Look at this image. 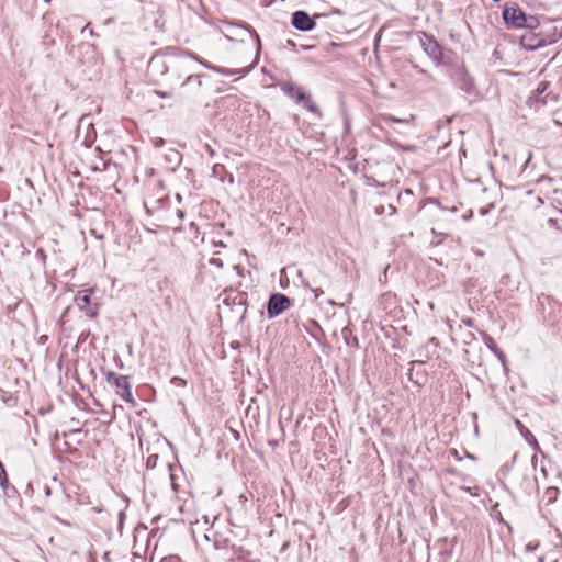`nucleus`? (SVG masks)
Masks as SVG:
<instances>
[{
    "mask_svg": "<svg viewBox=\"0 0 562 562\" xmlns=\"http://www.w3.org/2000/svg\"><path fill=\"white\" fill-rule=\"evenodd\" d=\"M20 248H21V257H26L31 254V251L23 244L20 245Z\"/></svg>",
    "mask_w": 562,
    "mask_h": 562,
    "instance_id": "412c9836",
    "label": "nucleus"
},
{
    "mask_svg": "<svg viewBox=\"0 0 562 562\" xmlns=\"http://www.w3.org/2000/svg\"><path fill=\"white\" fill-rule=\"evenodd\" d=\"M292 25L299 31L307 32L315 27V21L305 11H296L292 15Z\"/></svg>",
    "mask_w": 562,
    "mask_h": 562,
    "instance_id": "423d86ee",
    "label": "nucleus"
},
{
    "mask_svg": "<svg viewBox=\"0 0 562 562\" xmlns=\"http://www.w3.org/2000/svg\"><path fill=\"white\" fill-rule=\"evenodd\" d=\"M168 159L170 161H173L176 164H179L180 161V155L177 150H170L169 155H168Z\"/></svg>",
    "mask_w": 562,
    "mask_h": 562,
    "instance_id": "2eb2a0df",
    "label": "nucleus"
},
{
    "mask_svg": "<svg viewBox=\"0 0 562 562\" xmlns=\"http://www.w3.org/2000/svg\"><path fill=\"white\" fill-rule=\"evenodd\" d=\"M133 182H134L135 184H137V183H138V177H137V175H134V176H133Z\"/></svg>",
    "mask_w": 562,
    "mask_h": 562,
    "instance_id": "cd10ccee",
    "label": "nucleus"
},
{
    "mask_svg": "<svg viewBox=\"0 0 562 562\" xmlns=\"http://www.w3.org/2000/svg\"><path fill=\"white\" fill-rule=\"evenodd\" d=\"M140 529V522H138L134 528V541H136V532Z\"/></svg>",
    "mask_w": 562,
    "mask_h": 562,
    "instance_id": "b1692460",
    "label": "nucleus"
},
{
    "mask_svg": "<svg viewBox=\"0 0 562 562\" xmlns=\"http://www.w3.org/2000/svg\"><path fill=\"white\" fill-rule=\"evenodd\" d=\"M94 293L93 288L80 290L75 296V303L86 316L95 318L99 315V304L92 303L91 296Z\"/></svg>",
    "mask_w": 562,
    "mask_h": 562,
    "instance_id": "f03ea898",
    "label": "nucleus"
},
{
    "mask_svg": "<svg viewBox=\"0 0 562 562\" xmlns=\"http://www.w3.org/2000/svg\"><path fill=\"white\" fill-rule=\"evenodd\" d=\"M106 382L114 387L115 393L126 403V418L130 426V437L137 438L140 446V409L131 391V383L127 375H120L113 371L105 373Z\"/></svg>",
    "mask_w": 562,
    "mask_h": 562,
    "instance_id": "f257e3e1",
    "label": "nucleus"
},
{
    "mask_svg": "<svg viewBox=\"0 0 562 562\" xmlns=\"http://www.w3.org/2000/svg\"><path fill=\"white\" fill-rule=\"evenodd\" d=\"M132 126L137 128V122L135 120H133V119H126L125 120V128L131 132L132 131Z\"/></svg>",
    "mask_w": 562,
    "mask_h": 562,
    "instance_id": "dca6fc26",
    "label": "nucleus"
},
{
    "mask_svg": "<svg viewBox=\"0 0 562 562\" xmlns=\"http://www.w3.org/2000/svg\"><path fill=\"white\" fill-rule=\"evenodd\" d=\"M4 469L5 468H4L3 463L0 461V472H2Z\"/></svg>",
    "mask_w": 562,
    "mask_h": 562,
    "instance_id": "c85d7f7f",
    "label": "nucleus"
},
{
    "mask_svg": "<svg viewBox=\"0 0 562 562\" xmlns=\"http://www.w3.org/2000/svg\"><path fill=\"white\" fill-rule=\"evenodd\" d=\"M161 562H179V558L175 557V555H170V557L164 558L161 560Z\"/></svg>",
    "mask_w": 562,
    "mask_h": 562,
    "instance_id": "4be33fe9",
    "label": "nucleus"
},
{
    "mask_svg": "<svg viewBox=\"0 0 562 562\" xmlns=\"http://www.w3.org/2000/svg\"><path fill=\"white\" fill-rule=\"evenodd\" d=\"M133 557H134V559H137V558H140V554H138L137 552H134Z\"/></svg>",
    "mask_w": 562,
    "mask_h": 562,
    "instance_id": "c756f323",
    "label": "nucleus"
},
{
    "mask_svg": "<svg viewBox=\"0 0 562 562\" xmlns=\"http://www.w3.org/2000/svg\"><path fill=\"white\" fill-rule=\"evenodd\" d=\"M290 306V300L282 294H273L268 303V314L274 317L284 312Z\"/></svg>",
    "mask_w": 562,
    "mask_h": 562,
    "instance_id": "39448f33",
    "label": "nucleus"
},
{
    "mask_svg": "<svg viewBox=\"0 0 562 562\" xmlns=\"http://www.w3.org/2000/svg\"><path fill=\"white\" fill-rule=\"evenodd\" d=\"M299 102H302L304 108L313 113H316L321 115L319 108L316 105V103L312 100L311 95L304 94V98L301 99Z\"/></svg>",
    "mask_w": 562,
    "mask_h": 562,
    "instance_id": "f8f14e48",
    "label": "nucleus"
},
{
    "mask_svg": "<svg viewBox=\"0 0 562 562\" xmlns=\"http://www.w3.org/2000/svg\"><path fill=\"white\" fill-rule=\"evenodd\" d=\"M530 435L529 430L526 429V432H524V436Z\"/></svg>",
    "mask_w": 562,
    "mask_h": 562,
    "instance_id": "473e14b6",
    "label": "nucleus"
},
{
    "mask_svg": "<svg viewBox=\"0 0 562 562\" xmlns=\"http://www.w3.org/2000/svg\"><path fill=\"white\" fill-rule=\"evenodd\" d=\"M530 435L529 430L526 429V432H524V436Z\"/></svg>",
    "mask_w": 562,
    "mask_h": 562,
    "instance_id": "72a5a7b5",
    "label": "nucleus"
},
{
    "mask_svg": "<svg viewBox=\"0 0 562 562\" xmlns=\"http://www.w3.org/2000/svg\"><path fill=\"white\" fill-rule=\"evenodd\" d=\"M124 518H125V513L120 512V514H119L120 525H122Z\"/></svg>",
    "mask_w": 562,
    "mask_h": 562,
    "instance_id": "393cba45",
    "label": "nucleus"
},
{
    "mask_svg": "<svg viewBox=\"0 0 562 562\" xmlns=\"http://www.w3.org/2000/svg\"><path fill=\"white\" fill-rule=\"evenodd\" d=\"M506 23L516 27H532L533 19H528L525 13L516 7L506 8L503 12Z\"/></svg>",
    "mask_w": 562,
    "mask_h": 562,
    "instance_id": "7ed1b4c3",
    "label": "nucleus"
},
{
    "mask_svg": "<svg viewBox=\"0 0 562 562\" xmlns=\"http://www.w3.org/2000/svg\"><path fill=\"white\" fill-rule=\"evenodd\" d=\"M311 291L314 293L315 300H317L324 293L319 288H312Z\"/></svg>",
    "mask_w": 562,
    "mask_h": 562,
    "instance_id": "aec40b11",
    "label": "nucleus"
},
{
    "mask_svg": "<svg viewBox=\"0 0 562 562\" xmlns=\"http://www.w3.org/2000/svg\"><path fill=\"white\" fill-rule=\"evenodd\" d=\"M35 257L36 259H38L43 266V268L46 267V260H47V255L45 252V250L43 248H38L35 252Z\"/></svg>",
    "mask_w": 562,
    "mask_h": 562,
    "instance_id": "4468645a",
    "label": "nucleus"
},
{
    "mask_svg": "<svg viewBox=\"0 0 562 562\" xmlns=\"http://www.w3.org/2000/svg\"><path fill=\"white\" fill-rule=\"evenodd\" d=\"M233 35L240 36L241 37L240 40L244 41V36L245 35L252 36V32L248 29L232 27V34H226V37L232 40ZM254 35L256 37L257 43L259 44V36L256 33H254Z\"/></svg>",
    "mask_w": 562,
    "mask_h": 562,
    "instance_id": "9b49d317",
    "label": "nucleus"
},
{
    "mask_svg": "<svg viewBox=\"0 0 562 562\" xmlns=\"http://www.w3.org/2000/svg\"><path fill=\"white\" fill-rule=\"evenodd\" d=\"M544 89H546V83L544 82L540 83L538 90L543 91Z\"/></svg>",
    "mask_w": 562,
    "mask_h": 562,
    "instance_id": "a878e982",
    "label": "nucleus"
},
{
    "mask_svg": "<svg viewBox=\"0 0 562 562\" xmlns=\"http://www.w3.org/2000/svg\"><path fill=\"white\" fill-rule=\"evenodd\" d=\"M384 120L386 122H405V123H408L411 120H413V115L408 120H402V119H397V117L392 116V115H387V116L384 117Z\"/></svg>",
    "mask_w": 562,
    "mask_h": 562,
    "instance_id": "f3484780",
    "label": "nucleus"
},
{
    "mask_svg": "<svg viewBox=\"0 0 562 562\" xmlns=\"http://www.w3.org/2000/svg\"><path fill=\"white\" fill-rule=\"evenodd\" d=\"M420 41L425 53L438 63L441 59V49L439 44L432 37L427 36L426 34H424Z\"/></svg>",
    "mask_w": 562,
    "mask_h": 562,
    "instance_id": "6e6552de",
    "label": "nucleus"
},
{
    "mask_svg": "<svg viewBox=\"0 0 562 562\" xmlns=\"http://www.w3.org/2000/svg\"><path fill=\"white\" fill-rule=\"evenodd\" d=\"M124 236L128 240V248L136 251L137 247L140 245V237L138 236V228L133 220H127L125 222Z\"/></svg>",
    "mask_w": 562,
    "mask_h": 562,
    "instance_id": "0eeeda50",
    "label": "nucleus"
},
{
    "mask_svg": "<svg viewBox=\"0 0 562 562\" xmlns=\"http://www.w3.org/2000/svg\"><path fill=\"white\" fill-rule=\"evenodd\" d=\"M195 61H199L202 64V61L199 60L198 58H195L193 55L183 54V53H181L179 55H175L173 57L170 58L171 66L178 70L183 71V72L192 71ZM203 65L207 68H212L211 66H209L205 63H203Z\"/></svg>",
    "mask_w": 562,
    "mask_h": 562,
    "instance_id": "20e7f679",
    "label": "nucleus"
},
{
    "mask_svg": "<svg viewBox=\"0 0 562 562\" xmlns=\"http://www.w3.org/2000/svg\"><path fill=\"white\" fill-rule=\"evenodd\" d=\"M283 91L292 99H294L296 102H299L301 99L304 98V92L299 89L297 87L293 85H284Z\"/></svg>",
    "mask_w": 562,
    "mask_h": 562,
    "instance_id": "9d476101",
    "label": "nucleus"
},
{
    "mask_svg": "<svg viewBox=\"0 0 562 562\" xmlns=\"http://www.w3.org/2000/svg\"><path fill=\"white\" fill-rule=\"evenodd\" d=\"M69 310H70V306H67V307L64 310V312H63V315H61V316H63V317H64V316H66V314L69 312Z\"/></svg>",
    "mask_w": 562,
    "mask_h": 562,
    "instance_id": "bb28decb",
    "label": "nucleus"
},
{
    "mask_svg": "<svg viewBox=\"0 0 562 562\" xmlns=\"http://www.w3.org/2000/svg\"><path fill=\"white\" fill-rule=\"evenodd\" d=\"M9 485H10L9 479L7 475V471L4 469L2 472H0V486L4 492H7V490L9 488Z\"/></svg>",
    "mask_w": 562,
    "mask_h": 562,
    "instance_id": "ddd939ff",
    "label": "nucleus"
},
{
    "mask_svg": "<svg viewBox=\"0 0 562 562\" xmlns=\"http://www.w3.org/2000/svg\"><path fill=\"white\" fill-rule=\"evenodd\" d=\"M2 171H3V168L0 166V172H2Z\"/></svg>",
    "mask_w": 562,
    "mask_h": 562,
    "instance_id": "f704fd0d",
    "label": "nucleus"
},
{
    "mask_svg": "<svg viewBox=\"0 0 562 562\" xmlns=\"http://www.w3.org/2000/svg\"><path fill=\"white\" fill-rule=\"evenodd\" d=\"M482 215H485L487 213L486 210L482 209L481 212H480Z\"/></svg>",
    "mask_w": 562,
    "mask_h": 562,
    "instance_id": "7c9ffc66",
    "label": "nucleus"
},
{
    "mask_svg": "<svg viewBox=\"0 0 562 562\" xmlns=\"http://www.w3.org/2000/svg\"><path fill=\"white\" fill-rule=\"evenodd\" d=\"M148 71L151 74H166L168 71L166 59L162 56H154L148 63Z\"/></svg>",
    "mask_w": 562,
    "mask_h": 562,
    "instance_id": "1a4fd4ad",
    "label": "nucleus"
},
{
    "mask_svg": "<svg viewBox=\"0 0 562 562\" xmlns=\"http://www.w3.org/2000/svg\"><path fill=\"white\" fill-rule=\"evenodd\" d=\"M210 263H211L212 266L217 267V268H222V267H223V262H222V260H221V259H218V258H211V259H210Z\"/></svg>",
    "mask_w": 562,
    "mask_h": 562,
    "instance_id": "6ab92c4d",
    "label": "nucleus"
},
{
    "mask_svg": "<svg viewBox=\"0 0 562 562\" xmlns=\"http://www.w3.org/2000/svg\"><path fill=\"white\" fill-rule=\"evenodd\" d=\"M44 494L46 497L52 495V488L48 485H44Z\"/></svg>",
    "mask_w": 562,
    "mask_h": 562,
    "instance_id": "5701e85b",
    "label": "nucleus"
},
{
    "mask_svg": "<svg viewBox=\"0 0 562 562\" xmlns=\"http://www.w3.org/2000/svg\"><path fill=\"white\" fill-rule=\"evenodd\" d=\"M162 143H164V140L159 139V140L156 142V145H161Z\"/></svg>",
    "mask_w": 562,
    "mask_h": 562,
    "instance_id": "2f4dec72",
    "label": "nucleus"
},
{
    "mask_svg": "<svg viewBox=\"0 0 562 562\" xmlns=\"http://www.w3.org/2000/svg\"><path fill=\"white\" fill-rule=\"evenodd\" d=\"M134 93V89L130 87V82L126 81V85H125V94H126V99L127 100H131L132 99V94Z\"/></svg>",
    "mask_w": 562,
    "mask_h": 562,
    "instance_id": "a211bd4d",
    "label": "nucleus"
}]
</instances>
